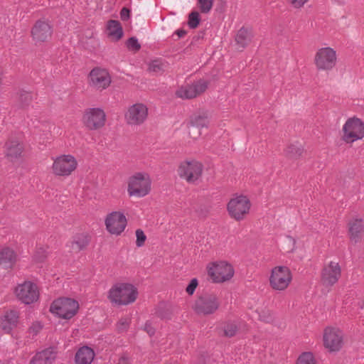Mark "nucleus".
<instances>
[{"instance_id":"obj_22","label":"nucleus","mask_w":364,"mask_h":364,"mask_svg":"<svg viewBox=\"0 0 364 364\" xmlns=\"http://www.w3.org/2000/svg\"><path fill=\"white\" fill-rule=\"evenodd\" d=\"M348 235L350 240L355 244L359 242L364 233L363 220L361 218H355L348 224Z\"/></svg>"},{"instance_id":"obj_16","label":"nucleus","mask_w":364,"mask_h":364,"mask_svg":"<svg viewBox=\"0 0 364 364\" xmlns=\"http://www.w3.org/2000/svg\"><path fill=\"white\" fill-rule=\"evenodd\" d=\"M323 344L330 352L338 351L343 346V333L338 328L328 327L323 333Z\"/></svg>"},{"instance_id":"obj_18","label":"nucleus","mask_w":364,"mask_h":364,"mask_svg":"<svg viewBox=\"0 0 364 364\" xmlns=\"http://www.w3.org/2000/svg\"><path fill=\"white\" fill-rule=\"evenodd\" d=\"M148 115V108L141 103H136L128 109L125 119L129 124L139 125L142 124Z\"/></svg>"},{"instance_id":"obj_37","label":"nucleus","mask_w":364,"mask_h":364,"mask_svg":"<svg viewBox=\"0 0 364 364\" xmlns=\"http://www.w3.org/2000/svg\"><path fill=\"white\" fill-rule=\"evenodd\" d=\"M4 318L9 321L13 329L18 323V314L16 311L11 310L5 314Z\"/></svg>"},{"instance_id":"obj_50","label":"nucleus","mask_w":364,"mask_h":364,"mask_svg":"<svg viewBox=\"0 0 364 364\" xmlns=\"http://www.w3.org/2000/svg\"><path fill=\"white\" fill-rule=\"evenodd\" d=\"M117 364H131V360L127 355H123L119 358Z\"/></svg>"},{"instance_id":"obj_33","label":"nucleus","mask_w":364,"mask_h":364,"mask_svg":"<svg viewBox=\"0 0 364 364\" xmlns=\"http://www.w3.org/2000/svg\"><path fill=\"white\" fill-rule=\"evenodd\" d=\"M238 331V326L235 321H227L224 326V335L226 337H233Z\"/></svg>"},{"instance_id":"obj_41","label":"nucleus","mask_w":364,"mask_h":364,"mask_svg":"<svg viewBox=\"0 0 364 364\" xmlns=\"http://www.w3.org/2000/svg\"><path fill=\"white\" fill-rule=\"evenodd\" d=\"M136 245L138 247H142L144 245V242L146 240V236L144 234V231L141 229H137L136 230Z\"/></svg>"},{"instance_id":"obj_48","label":"nucleus","mask_w":364,"mask_h":364,"mask_svg":"<svg viewBox=\"0 0 364 364\" xmlns=\"http://www.w3.org/2000/svg\"><path fill=\"white\" fill-rule=\"evenodd\" d=\"M309 0H289L291 5L295 8H301Z\"/></svg>"},{"instance_id":"obj_20","label":"nucleus","mask_w":364,"mask_h":364,"mask_svg":"<svg viewBox=\"0 0 364 364\" xmlns=\"http://www.w3.org/2000/svg\"><path fill=\"white\" fill-rule=\"evenodd\" d=\"M340 277L341 267L337 262H331L322 271V281L326 285L333 286Z\"/></svg>"},{"instance_id":"obj_15","label":"nucleus","mask_w":364,"mask_h":364,"mask_svg":"<svg viewBox=\"0 0 364 364\" xmlns=\"http://www.w3.org/2000/svg\"><path fill=\"white\" fill-rule=\"evenodd\" d=\"M127 224L125 215L120 212L114 211L107 215L105 219L106 228L112 235H120L125 229Z\"/></svg>"},{"instance_id":"obj_46","label":"nucleus","mask_w":364,"mask_h":364,"mask_svg":"<svg viewBox=\"0 0 364 364\" xmlns=\"http://www.w3.org/2000/svg\"><path fill=\"white\" fill-rule=\"evenodd\" d=\"M144 330L150 336H152L155 334L156 330L155 328L152 326L151 323L149 321H147L144 327Z\"/></svg>"},{"instance_id":"obj_7","label":"nucleus","mask_w":364,"mask_h":364,"mask_svg":"<svg viewBox=\"0 0 364 364\" xmlns=\"http://www.w3.org/2000/svg\"><path fill=\"white\" fill-rule=\"evenodd\" d=\"M336 61V52L330 47L318 49L314 58V63L318 70H331L335 67Z\"/></svg>"},{"instance_id":"obj_26","label":"nucleus","mask_w":364,"mask_h":364,"mask_svg":"<svg viewBox=\"0 0 364 364\" xmlns=\"http://www.w3.org/2000/svg\"><path fill=\"white\" fill-rule=\"evenodd\" d=\"M252 37L251 31L245 27H242L235 36L236 48L242 50L251 41Z\"/></svg>"},{"instance_id":"obj_17","label":"nucleus","mask_w":364,"mask_h":364,"mask_svg":"<svg viewBox=\"0 0 364 364\" xmlns=\"http://www.w3.org/2000/svg\"><path fill=\"white\" fill-rule=\"evenodd\" d=\"M90 85L98 90L106 89L111 83V77L106 69L94 68L89 74Z\"/></svg>"},{"instance_id":"obj_51","label":"nucleus","mask_w":364,"mask_h":364,"mask_svg":"<svg viewBox=\"0 0 364 364\" xmlns=\"http://www.w3.org/2000/svg\"><path fill=\"white\" fill-rule=\"evenodd\" d=\"M176 33L177 34L178 38H182L187 33V32L183 29H178L176 31Z\"/></svg>"},{"instance_id":"obj_40","label":"nucleus","mask_w":364,"mask_h":364,"mask_svg":"<svg viewBox=\"0 0 364 364\" xmlns=\"http://www.w3.org/2000/svg\"><path fill=\"white\" fill-rule=\"evenodd\" d=\"M127 47L133 51H138L141 48L138 39L136 37H131L128 38L126 42Z\"/></svg>"},{"instance_id":"obj_6","label":"nucleus","mask_w":364,"mask_h":364,"mask_svg":"<svg viewBox=\"0 0 364 364\" xmlns=\"http://www.w3.org/2000/svg\"><path fill=\"white\" fill-rule=\"evenodd\" d=\"M208 274L213 282L220 283L230 280L234 275V269L230 264L220 261L208 267Z\"/></svg>"},{"instance_id":"obj_43","label":"nucleus","mask_w":364,"mask_h":364,"mask_svg":"<svg viewBox=\"0 0 364 364\" xmlns=\"http://www.w3.org/2000/svg\"><path fill=\"white\" fill-rule=\"evenodd\" d=\"M198 279L196 278L192 279L186 289V291L188 293V294L193 295L196 287H198Z\"/></svg>"},{"instance_id":"obj_53","label":"nucleus","mask_w":364,"mask_h":364,"mask_svg":"<svg viewBox=\"0 0 364 364\" xmlns=\"http://www.w3.org/2000/svg\"><path fill=\"white\" fill-rule=\"evenodd\" d=\"M360 308L361 309H364V301L362 303V304L360 305Z\"/></svg>"},{"instance_id":"obj_19","label":"nucleus","mask_w":364,"mask_h":364,"mask_svg":"<svg viewBox=\"0 0 364 364\" xmlns=\"http://www.w3.org/2000/svg\"><path fill=\"white\" fill-rule=\"evenodd\" d=\"M52 33L51 26L48 21L43 20H38L31 29V36L36 43L47 41Z\"/></svg>"},{"instance_id":"obj_12","label":"nucleus","mask_w":364,"mask_h":364,"mask_svg":"<svg viewBox=\"0 0 364 364\" xmlns=\"http://www.w3.org/2000/svg\"><path fill=\"white\" fill-rule=\"evenodd\" d=\"M18 300L25 304H31L36 301L39 298L38 287L32 282H24L17 286L15 290Z\"/></svg>"},{"instance_id":"obj_42","label":"nucleus","mask_w":364,"mask_h":364,"mask_svg":"<svg viewBox=\"0 0 364 364\" xmlns=\"http://www.w3.org/2000/svg\"><path fill=\"white\" fill-rule=\"evenodd\" d=\"M46 257L47 255L46 250L43 247L37 249L33 255L34 260L37 262H43Z\"/></svg>"},{"instance_id":"obj_25","label":"nucleus","mask_w":364,"mask_h":364,"mask_svg":"<svg viewBox=\"0 0 364 364\" xmlns=\"http://www.w3.org/2000/svg\"><path fill=\"white\" fill-rule=\"evenodd\" d=\"M95 357L94 350L88 347H81L76 353L75 360L76 364H90Z\"/></svg>"},{"instance_id":"obj_24","label":"nucleus","mask_w":364,"mask_h":364,"mask_svg":"<svg viewBox=\"0 0 364 364\" xmlns=\"http://www.w3.org/2000/svg\"><path fill=\"white\" fill-rule=\"evenodd\" d=\"M4 147L6 156L12 162L21 157L24 149L23 144L16 140H9Z\"/></svg>"},{"instance_id":"obj_38","label":"nucleus","mask_w":364,"mask_h":364,"mask_svg":"<svg viewBox=\"0 0 364 364\" xmlns=\"http://www.w3.org/2000/svg\"><path fill=\"white\" fill-rule=\"evenodd\" d=\"M155 314L161 319H171V313L164 305L159 306L156 309Z\"/></svg>"},{"instance_id":"obj_32","label":"nucleus","mask_w":364,"mask_h":364,"mask_svg":"<svg viewBox=\"0 0 364 364\" xmlns=\"http://www.w3.org/2000/svg\"><path fill=\"white\" fill-rule=\"evenodd\" d=\"M17 95L18 107L21 109L26 108L33 100L31 93L25 90L19 91Z\"/></svg>"},{"instance_id":"obj_28","label":"nucleus","mask_w":364,"mask_h":364,"mask_svg":"<svg viewBox=\"0 0 364 364\" xmlns=\"http://www.w3.org/2000/svg\"><path fill=\"white\" fill-rule=\"evenodd\" d=\"M304 151V146L299 142L291 144L284 149V155L289 160H297Z\"/></svg>"},{"instance_id":"obj_52","label":"nucleus","mask_w":364,"mask_h":364,"mask_svg":"<svg viewBox=\"0 0 364 364\" xmlns=\"http://www.w3.org/2000/svg\"><path fill=\"white\" fill-rule=\"evenodd\" d=\"M199 38H200V36H195L193 37V40H198V39H199Z\"/></svg>"},{"instance_id":"obj_8","label":"nucleus","mask_w":364,"mask_h":364,"mask_svg":"<svg viewBox=\"0 0 364 364\" xmlns=\"http://www.w3.org/2000/svg\"><path fill=\"white\" fill-rule=\"evenodd\" d=\"M106 114L99 107L87 108L82 116V122L89 130H97L105 126Z\"/></svg>"},{"instance_id":"obj_23","label":"nucleus","mask_w":364,"mask_h":364,"mask_svg":"<svg viewBox=\"0 0 364 364\" xmlns=\"http://www.w3.org/2000/svg\"><path fill=\"white\" fill-rule=\"evenodd\" d=\"M17 254L9 247L0 250V267L5 269H12L17 261Z\"/></svg>"},{"instance_id":"obj_27","label":"nucleus","mask_w":364,"mask_h":364,"mask_svg":"<svg viewBox=\"0 0 364 364\" xmlns=\"http://www.w3.org/2000/svg\"><path fill=\"white\" fill-rule=\"evenodd\" d=\"M107 29L108 31V36L113 38L116 41L120 40L124 35L122 26L117 20L112 19L108 21Z\"/></svg>"},{"instance_id":"obj_2","label":"nucleus","mask_w":364,"mask_h":364,"mask_svg":"<svg viewBox=\"0 0 364 364\" xmlns=\"http://www.w3.org/2000/svg\"><path fill=\"white\" fill-rule=\"evenodd\" d=\"M79 309L78 302L71 298L61 297L54 300L50 306V311L64 319L73 318Z\"/></svg>"},{"instance_id":"obj_21","label":"nucleus","mask_w":364,"mask_h":364,"mask_svg":"<svg viewBox=\"0 0 364 364\" xmlns=\"http://www.w3.org/2000/svg\"><path fill=\"white\" fill-rule=\"evenodd\" d=\"M55 348L49 347L38 352L30 360L29 364H52L56 358Z\"/></svg>"},{"instance_id":"obj_45","label":"nucleus","mask_w":364,"mask_h":364,"mask_svg":"<svg viewBox=\"0 0 364 364\" xmlns=\"http://www.w3.org/2000/svg\"><path fill=\"white\" fill-rule=\"evenodd\" d=\"M9 321L6 320L4 316L2 318L1 321V328L7 333H9L12 331L11 326L9 325Z\"/></svg>"},{"instance_id":"obj_36","label":"nucleus","mask_w":364,"mask_h":364,"mask_svg":"<svg viewBox=\"0 0 364 364\" xmlns=\"http://www.w3.org/2000/svg\"><path fill=\"white\" fill-rule=\"evenodd\" d=\"M214 0H198V6L203 14H208L212 9Z\"/></svg>"},{"instance_id":"obj_39","label":"nucleus","mask_w":364,"mask_h":364,"mask_svg":"<svg viewBox=\"0 0 364 364\" xmlns=\"http://www.w3.org/2000/svg\"><path fill=\"white\" fill-rule=\"evenodd\" d=\"M130 326V319L129 318H122L117 323V331L118 333L126 332Z\"/></svg>"},{"instance_id":"obj_10","label":"nucleus","mask_w":364,"mask_h":364,"mask_svg":"<svg viewBox=\"0 0 364 364\" xmlns=\"http://www.w3.org/2000/svg\"><path fill=\"white\" fill-rule=\"evenodd\" d=\"M343 140L347 143L353 142L364 137V123L358 118L346 121L343 127Z\"/></svg>"},{"instance_id":"obj_1","label":"nucleus","mask_w":364,"mask_h":364,"mask_svg":"<svg viewBox=\"0 0 364 364\" xmlns=\"http://www.w3.org/2000/svg\"><path fill=\"white\" fill-rule=\"evenodd\" d=\"M138 296L137 289L128 283H119L109 291L108 298L117 305H128L134 302Z\"/></svg>"},{"instance_id":"obj_47","label":"nucleus","mask_w":364,"mask_h":364,"mask_svg":"<svg viewBox=\"0 0 364 364\" xmlns=\"http://www.w3.org/2000/svg\"><path fill=\"white\" fill-rule=\"evenodd\" d=\"M131 10L127 7H124L120 11V18L122 21H126L130 18Z\"/></svg>"},{"instance_id":"obj_35","label":"nucleus","mask_w":364,"mask_h":364,"mask_svg":"<svg viewBox=\"0 0 364 364\" xmlns=\"http://www.w3.org/2000/svg\"><path fill=\"white\" fill-rule=\"evenodd\" d=\"M296 364H316L313 353L311 352L303 353L299 357Z\"/></svg>"},{"instance_id":"obj_31","label":"nucleus","mask_w":364,"mask_h":364,"mask_svg":"<svg viewBox=\"0 0 364 364\" xmlns=\"http://www.w3.org/2000/svg\"><path fill=\"white\" fill-rule=\"evenodd\" d=\"M89 244L87 235L78 234L74 236L72 241L71 248L75 252H80L85 249Z\"/></svg>"},{"instance_id":"obj_14","label":"nucleus","mask_w":364,"mask_h":364,"mask_svg":"<svg viewBox=\"0 0 364 364\" xmlns=\"http://www.w3.org/2000/svg\"><path fill=\"white\" fill-rule=\"evenodd\" d=\"M208 86V82L200 79L192 84L181 86L176 92V95L182 99H193L203 93L207 90Z\"/></svg>"},{"instance_id":"obj_11","label":"nucleus","mask_w":364,"mask_h":364,"mask_svg":"<svg viewBox=\"0 0 364 364\" xmlns=\"http://www.w3.org/2000/svg\"><path fill=\"white\" fill-rule=\"evenodd\" d=\"M291 281V274L287 267L279 266L272 270L269 283L275 290H284Z\"/></svg>"},{"instance_id":"obj_3","label":"nucleus","mask_w":364,"mask_h":364,"mask_svg":"<svg viewBox=\"0 0 364 364\" xmlns=\"http://www.w3.org/2000/svg\"><path fill=\"white\" fill-rule=\"evenodd\" d=\"M220 307L219 299L215 294L205 292L196 299L193 306L194 311L199 315L213 314Z\"/></svg>"},{"instance_id":"obj_49","label":"nucleus","mask_w":364,"mask_h":364,"mask_svg":"<svg viewBox=\"0 0 364 364\" xmlns=\"http://www.w3.org/2000/svg\"><path fill=\"white\" fill-rule=\"evenodd\" d=\"M42 329V326L40 323H33L30 327V331L34 335H37L39 331Z\"/></svg>"},{"instance_id":"obj_29","label":"nucleus","mask_w":364,"mask_h":364,"mask_svg":"<svg viewBox=\"0 0 364 364\" xmlns=\"http://www.w3.org/2000/svg\"><path fill=\"white\" fill-rule=\"evenodd\" d=\"M209 123L208 119L205 115H194L191 117L190 122V130L197 132L198 136L200 135L199 129L206 127Z\"/></svg>"},{"instance_id":"obj_34","label":"nucleus","mask_w":364,"mask_h":364,"mask_svg":"<svg viewBox=\"0 0 364 364\" xmlns=\"http://www.w3.org/2000/svg\"><path fill=\"white\" fill-rule=\"evenodd\" d=\"M200 16L198 11H192L188 15V25L190 28H196L200 22Z\"/></svg>"},{"instance_id":"obj_13","label":"nucleus","mask_w":364,"mask_h":364,"mask_svg":"<svg viewBox=\"0 0 364 364\" xmlns=\"http://www.w3.org/2000/svg\"><path fill=\"white\" fill-rule=\"evenodd\" d=\"M76 159L72 155H62L54 161L52 168L56 176H69L77 167Z\"/></svg>"},{"instance_id":"obj_9","label":"nucleus","mask_w":364,"mask_h":364,"mask_svg":"<svg viewBox=\"0 0 364 364\" xmlns=\"http://www.w3.org/2000/svg\"><path fill=\"white\" fill-rule=\"evenodd\" d=\"M250 206V201L247 197L241 195L232 198L228 203L227 209L231 218L240 221L249 213Z\"/></svg>"},{"instance_id":"obj_30","label":"nucleus","mask_w":364,"mask_h":364,"mask_svg":"<svg viewBox=\"0 0 364 364\" xmlns=\"http://www.w3.org/2000/svg\"><path fill=\"white\" fill-rule=\"evenodd\" d=\"M168 67V63L161 59L151 60L149 63L148 71L155 75H159L164 73Z\"/></svg>"},{"instance_id":"obj_4","label":"nucleus","mask_w":364,"mask_h":364,"mask_svg":"<svg viewBox=\"0 0 364 364\" xmlns=\"http://www.w3.org/2000/svg\"><path fill=\"white\" fill-rule=\"evenodd\" d=\"M203 165L195 160H186L180 163L178 174L181 178L185 179L189 183H195L202 175Z\"/></svg>"},{"instance_id":"obj_44","label":"nucleus","mask_w":364,"mask_h":364,"mask_svg":"<svg viewBox=\"0 0 364 364\" xmlns=\"http://www.w3.org/2000/svg\"><path fill=\"white\" fill-rule=\"evenodd\" d=\"M259 318L261 321L266 323H270L273 321V316L268 311H262V313L259 314Z\"/></svg>"},{"instance_id":"obj_5","label":"nucleus","mask_w":364,"mask_h":364,"mask_svg":"<svg viewBox=\"0 0 364 364\" xmlns=\"http://www.w3.org/2000/svg\"><path fill=\"white\" fill-rule=\"evenodd\" d=\"M151 190V180L147 175L136 173L132 176L128 183V193L129 196L144 197Z\"/></svg>"}]
</instances>
